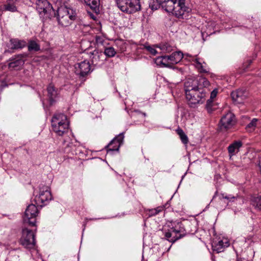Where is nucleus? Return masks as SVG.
I'll list each match as a JSON object with an SVG mask.
<instances>
[{
    "label": "nucleus",
    "mask_w": 261,
    "mask_h": 261,
    "mask_svg": "<svg viewBox=\"0 0 261 261\" xmlns=\"http://www.w3.org/2000/svg\"><path fill=\"white\" fill-rule=\"evenodd\" d=\"M168 12L172 13L178 18H184L186 13L190 11L189 7L185 5V0H167L160 5Z\"/></svg>",
    "instance_id": "obj_1"
},
{
    "label": "nucleus",
    "mask_w": 261,
    "mask_h": 261,
    "mask_svg": "<svg viewBox=\"0 0 261 261\" xmlns=\"http://www.w3.org/2000/svg\"><path fill=\"white\" fill-rule=\"evenodd\" d=\"M53 16H56L58 24L64 27L71 24L77 17L75 10L63 6L58 8L57 12H55V15Z\"/></svg>",
    "instance_id": "obj_2"
},
{
    "label": "nucleus",
    "mask_w": 261,
    "mask_h": 261,
    "mask_svg": "<svg viewBox=\"0 0 261 261\" xmlns=\"http://www.w3.org/2000/svg\"><path fill=\"white\" fill-rule=\"evenodd\" d=\"M53 130L59 136H62L68 132L69 122L67 116L63 113H56L51 119Z\"/></svg>",
    "instance_id": "obj_3"
},
{
    "label": "nucleus",
    "mask_w": 261,
    "mask_h": 261,
    "mask_svg": "<svg viewBox=\"0 0 261 261\" xmlns=\"http://www.w3.org/2000/svg\"><path fill=\"white\" fill-rule=\"evenodd\" d=\"M210 92L208 87L204 85L200 86L194 92L191 93L186 96L191 107H195L197 104H202L204 102Z\"/></svg>",
    "instance_id": "obj_4"
},
{
    "label": "nucleus",
    "mask_w": 261,
    "mask_h": 261,
    "mask_svg": "<svg viewBox=\"0 0 261 261\" xmlns=\"http://www.w3.org/2000/svg\"><path fill=\"white\" fill-rule=\"evenodd\" d=\"M202 85L205 87L210 86V82L205 77L200 76L196 78L194 77L187 78L184 84L186 96L194 92L195 90Z\"/></svg>",
    "instance_id": "obj_5"
},
{
    "label": "nucleus",
    "mask_w": 261,
    "mask_h": 261,
    "mask_svg": "<svg viewBox=\"0 0 261 261\" xmlns=\"http://www.w3.org/2000/svg\"><path fill=\"white\" fill-rule=\"evenodd\" d=\"M170 231L166 232L165 237L170 242L174 243L176 240L186 235V230L181 222H174L172 224Z\"/></svg>",
    "instance_id": "obj_6"
},
{
    "label": "nucleus",
    "mask_w": 261,
    "mask_h": 261,
    "mask_svg": "<svg viewBox=\"0 0 261 261\" xmlns=\"http://www.w3.org/2000/svg\"><path fill=\"white\" fill-rule=\"evenodd\" d=\"M119 9L127 14L134 13L141 9L140 0H116Z\"/></svg>",
    "instance_id": "obj_7"
},
{
    "label": "nucleus",
    "mask_w": 261,
    "mask_h": 261,
    "mask_svg": "<svg viewBox=\"0 0 261 261\" xmlns=\"http://www.w3.org/2000/svg\"><path fill=\"white\" fill-rule=\"evenodd\" d=\"M36 10L41 17L50 19L55 15V11L47 0H35Z\"/></svg>",
    "instance_id": "obj_8"
},
{
    "label": "nucleus",
    "mask_w": 261,
    "mask_h": 261,
    "mask_svg": "<svg viewBox=\"0 0 261 261\" xmlns=\"http://www.w3.org/2000/svg\"><path fill=\"white\" fill-rule=\"evenodd\" d=\"M39 211L35 204H29L24 212L23 217V223L30 226H34L36 222V217Z\"/></svg>",
    "instance_id": "obj_9"
},
{
    "label": "nucleus",
    "mask_w": 261,
    "mask_h": 261,
    "mask_svg": "<svg viewBox=\"0 0 261 261\" xmlns=\"http://www.w3.org/2000/svg\"><path fill=\"white\" fill-rule=\"evenodd\" d=\"M20 243L27 249L33 248L36 243L34 232L28 228H23L22 230V236L20 239Z\"/></svg>",
    "instance_id": "obj_10"
},
{
    "label": "nucleus",
    "mask_w": 261,
    "mask_h": 261,
    "mask_svg": "<svg viewBox=\"0 0 261 261\" xmlns=\"http://www.w3.org/2000/svg\"><path fill=\"white\" fill-rule=\"evenodd\" d=\"M52 199L51 192L47 187H43L40 189L38 195L35 198L36 204L40 207L46 205Z\"/></svg>",
    "instance_id": "obj_11"
},
{
    "label": "nucleus",
    "mask_w": 261,
    "mask_h": 261,
    "mask_svg": "<svg viewBox=\"0 0 261 261\" xmlns=\"http://www.w3.org/2000/svg\"><path fill=\"white\" fill-rule=\"evenodd\" d=\"M236 123L235 116L231 112H228L223 115L220 120V128L227 130L231 128Z\"/></svg>",
    "instance_id": "obj_12"
},
{
    "label": "nucleus",
    "mask_w": 261,
    "mask_h": 261,
    "mask_svg": "<svg viewBox=\"0 0 261 261\" xmlns=\"http://www.w3.org/2000/svg\"><path fill=\"white\" fill-rule=\"evenodd\" d=\"M123 138V133L120 134L114 138L110 143L106 146V148L107 149V153L118 151L121 144L122 143Z\"/></svg>",
    "instance_id": "obj_13"
},
{
    "label": "nucleus",
    "mask_w": 261,
    "mask_h": 261,
    "mask_svg": "<svg viewBox=\"0 0 261 261\" xmlns=\"http://www.w3.org/2000/svg\"><path fill=\"white\" fill-rule=\"evenodd\" d=\"M75 73L83 77L87 75L91 70L89 62L86 60L75 64Z\"/></svg>",
    "instance_id": "obj_14"
},
{
    "label": "nucleus",
    "mask_w": 261,
    "mask_h": 261,
    "mask_svg": "<svg viewBox=\"0 0 261 261\" xmlns=\"http://www.w3.org/2000/svg\"><path fill=\"white\" fill-rule=\"evenodd\" d=\"M229 246V243L226 239L223 240L215 239L212 243L213 250L216 253L223 252Z\"/></svg>",
    "instance_id": "obj_15"
},
{
    "label": "nucleus",
    "mask_w": 261,
    "mask_h": 261,
    "mask_svg": "<svg viewBox=\"0 0 261 261\" xmlns=\"http://www.w3.org/2000/svg\"><path fill=\"white\" fill-rule=\"evenodd\" d=\"M27 54H19L11 60V62L9 64L10 68H16L21 67L24 63V58L27 57Z\"/></svg>",
    "instance_id": "obj_16"
},
{
    "label": "nucleus",
    "mask_w": 261,
    "mask_h": 261,
    "mask_svg": "<svg viewBox=\"0 0 261 261\" xmlns=\"http://www.w3.org/2000/svg\"><path fill=\"white\" fill-rule=\"evenodd\" d=\"M90 58L92 64L97 65L102 64L104 60V55L102 51H99L98 49H95L92 52L90 53Z\"/></svg>",
    "instance_id": "obj_17"
},
{
    "label": "nucleus",
    "mask_w": 261,
    "mask_h": 261,
    "mask_svg": "<svg viewBox=\"0 0 261 261\" xmlns=\"http://www.w3.org/2000/svg\"><path fill=\"white\" fill-rule=\"evenodd\" d=\"M27 42L24 40H20L18 38H11L9 40L8 47L12 49H19L25 47Z\"/></svg>",
    "instance_id": "obj_18"
},
{
    "label": "nucleus",
    "mask_w": 261,
    "mask_h": 261,
    "mask_svg": "<svg viewBox=\"0 0 261 261\" xmlns=\"http://www.w3.org/2000/svg\"><path fill=\"white\" fill-rule=\"evenodd\" d=\"M231 96L233 101L238 103H242L247 97V92L244 90H238L236 91L232 92Z\"/></svg>",
    "instance_id": "obj_19"
},
{
    "label": "nucleus",
    "mask_w": 261,
    "mask_h": 261,
    "mask_svg": "<svg viewBox=\"0 0 261 261\" xmlns=\"http://www.w3.org/2000/svg\"><path fill=\"white\" fill-rule=\"evenodd\" d=\"M242 145L243 143L241 141H236L230 144L227 148L229 156L231 157L236 154Z\"/></svg>",
    "instance_id": "obj_20"
},
{
    "label": "nucleus",
    "mask_w": 261,
    "mask_h": 261,
    "mask_svg": "<svg viewBox=\"0 0 261 261\" xmlns=\"http://www.w3.org/2000/svg\"><path fill=\"white\" fill-rule=\"evenodd\" d=\"M217 93L218 90L217 89L213 90V91L211 93L210 98L207 99L206 101L205 108L208 112L210 113L216 109L213 99L216 97Z\"/></svg>",
    "instance_id": "obj_21"
},
{
    "label": "nucleus",
    "mask_w": 261,
    "mask_h": 261,
    "mask_svg": "<svg viewBox=\"0 0 261 261\" xmlns=\"http://www.w3.org/2000/svg\"><path fill=\"white\" fill-rule=\"evenodd\" d=\"M47 96L49 101L50 106L53 105L55 102L54 98L57 95V92L54 86L51 84H49L47 88Z\"/></svg>",
    "instance_id": "obj_22"
},
{
    "label": "nucleus",
    "mask_w": 261,
    "mask_h": 261,
    "mask_svg": "<svg viewBox=\"0 0 261 261\" xmlns=\"http://www.w3.org/2000/svg\"><path fill=\"white\" fill-rule=\"evenodd\" d=\"M168 57L170 63L173 65L178 63L184 58V55L181 51H174Z\"/></svg>",
    "instance_id": "obj_23"
},
{
    "label": "nucleus",
    "mask_w": 261,
    "mask_h": 261,
    "mask_svg": "<svg viewBox=\"0 0 261 261\" xmlns=\"http://www.w3.org/2000/svg\"><path fill=\"white\" fill-rule=\"evenodd\" d=\"M185 56L191 58V60L194 62L195 67L200 72L206 73L208 72L206 68L205 64L204 63V65H203L199 59L195 58L194 57L189 56L188 54L185 55ZM190 60H191V59H190Z\"/></svg>",
    "instance_id": "obj_24"
},
{
    "label": "nucleus",
    "mask_w": 261,
    "mask_h": 261,
    "mask_svg": "<svg viewBox=\"0 0 261 261\" xmlns=\"http://www.w3.org/2000/svg\"><path fill=\"white\" fill-rule=\"evenodd\" d=\"M155 63L158 65H162L164 67H170L171 63H170L168 56L158 57L155 59Z\"/></svg>",
    "instance_id": "obj_25"
},
{
    "label": "nucleus",
    "mask_w": 261,
    "mask_h": 261,
    "mask_svg": "<svg viewBox=\"0 0 261 261\" xmlns=\"http://www.w3.org/2000/svg\"><path fill=\"white\" fill-rule=\"evenodd\" d=\"M15 1L16 0H7V3L2 6L1 9L12 12L16 11L17 8L14 4Z\"/></svg>",
    "instance_id": "obj_26"
},
{
    "label": "nucleus",
    "mask_w": 261,
    "mask_h": 261,
    "mask_svg": "<svg viewBox=\"0 0 261 261\" xmlns=\"http://www.w3.org/2000/svg\"><path fill=\"white\" fill-rule=\"evenodd\" d=\"M28 48L29 51H38L40 50V46L36 41L30 40L28 41Z\"/></svg>",
    "instance_id": "obj_27"
},
{
    "label": "nucleus",
    "mask_w": 261,
    "mask_h": 261,
    "mask_svg": "<svg viewBox=\"0 0 261 261\" xmlns=\"http://www.w3.org/2000/svg\"><path fill=\"white\" fill-rule=\"evenodd\" d=\"M86 5L95 12L99 9V0H84Z\"/></svg>",
    "instance_id": "obj_28"
},
{
    "label": "nucleus",
    "mask_w": 261,
    "mask_h": 261,
    "mask_svg": "<svg viewBox=\"0 0 261 261\" xmlns=\"http://www.w3.org/2000/svg\"><path fill=\"white\" fill-rule=\"evenodd\" d=\"M251 204L257 210H261V196H253L251 199Z\"/></svg>",
    "instance_id": "obj_29"
},
{
    "label": "nucleus",
    "mask_w": 261,
    "mask_h": 261,
    "mask_svg": "<svg viewBox=\"0 0 261 261\" xmlns=\"http://www.w3.org/2000/svg\"><path fill=\"white\" fill-rule=\"evenodd\" d=\"M103 55H105L108 58H112L115 56L116 51L113 47H105Z\"/></svg>",
    "instance_id": "obj_30"
},
{
    "label": "nucleus",
    "mask_w": 261,
    "mask_h": 261,
    "mask_svg": "<svg viewBox=\"0 0 261 261\" xmlns=\"http://www.w3.org/2000/svg\"><path fill=\"white\" fill-rule=\"evenodd\" d=\"M176 131L177 134L179 136L181 142L185 144H187L188 142V138L183 130L180 128H178L176 129Z\"/></svg>",
    "instance_id": "obj_31"
},
{
    "label": "nucleus",
    "mask_w": 261,
    "mask_h": 261,
    "mask_svg": "<svg viewBox=\"0 0 261 261\" xmlns=\"http://www.w3.org/2000/svg\"><path fill=\"white\" fill-rule=\"evenodd\" d=\"M167 0H155V2L153 0L152 3H150L149 6L151 9L157 10L160 8V5L164 4Z\"/></svg>",
    "instance_id": "obj_32"
},
{
    "label": "nucleus",
    "mask_w": 261,
    "mask_h": 261,
    "mask_svg": "<svg viewBox=\"0 0 261 261\" xmlns=\"http://www.w3.org/2000/svg\"><path fill=\"white\" fill-rule=\"evenodd\" d=\"M237 196H234L232 195H226L224 193H221L220 194V199H226L228 200L229 202H233L234 200L237 199Z\"/></svg>",
    "instance_id": "obj_33"
},
{
    "label": "nucleus",
    "mask_w": 261,
    "mask_h": 261,
    "mask_svg": "<svg viewBox=\"0 0 261 261\" xmlns=\"http://www.w3.org/2000/svg\"><path fill=\"white\" fill-rule=\"evenodd\" d=\"M160 48L162 51L167 53H169L172 50V47L168 43L161 45Z\"/></svg>",
    "instance_id": "obj_34"
},
{
    "label": "nucleus",
    "mask_w": 261,
    "mask_h": 261,
    "mask_svg": "<svg viewBox=\"0 0 261 261\" xmlns=\"http://www.w3.org/2000/svg\"><path fill=\"white\" fill-rule=\"evenodd\" d=\"M95 42L97 46L103 45L105 42V40L103 37L101 36H95Z\"/></svg>",
    "instance_id": "obj_35"
},
{
    "label": "nucleus",
    "mask_w": 261,
    "mask_h": 261,
    "mask_svg": "<svg viewBox=\"0 0 261 261\" xmlns=\"http://www.w3.org/2000/svg\"><path fill=\"white\" fill-rule=\"evenodd\" d=\"M145 48L152 55H155L157 54L156 49L149 45L145 46Z\"/></svg>",
    "instance_id": "obj_36"
},
{
    "label": "nucleus",
    "mask_w": 261,
    "mask_h": 261,
    "mask_svg": "<svg viewBox=\"0 0 261 261\" xmlns=\"http://www.w3.org/2000/svg\"><path fill=\"white\" fill-rule=\"evenodd\" d=\"M163 210V208L162 207H158L156 208L151 210V214L153 215H157L160 212H162Z\"/></svg>",
    "instance_id": "obj_37"
},
{
    "label": "nucleus",
    "mask_w": 261,
    "mask_h": 261,
    "mask_svg": "<svg viewBox=\"0 0 261 261\" xmlns=\"http://www.w3.org/2000/svg\"><path fill=\"white\" fill-rule=\"evenodd\" d=\"M257 119H253L248 125V128H254L256 124Z\"/></svg>",
    "instance_id": "obj_38"
},
{
    "label": "nucleus",
    "mask_w": 261,
    "mask_h": 261,
    "mask_svg": "<svg viewBox=\"0 0 261 261\" xmlns=\"http://www.w3.org/2000/svg\"><path fill=\"white\" fill-rule=\"evenodd\" d=\"M237 261H249L247 259L245 258H238Z\"/></svg>",
    "instance_id": "obj_39"
},
{
    "label": "nucleus",
    "mask_w": 261,
    "mask_h": 261,
    "mask_svg": "<svg viewBox=\"0 0 261 261\" xmlns=\"http://www.w3.org/2000/svg\"><path fill=\"white\" fill-rule=\"evenodd\" d=\"M258 166H259L260 172L261 173V158L259 160Z\"/></svg>",
    "instance_id": "obj_40"
},
{
    "label": "nucleus",
    "mask_w": 261,
    "mask_h": 261,
    "mask_svg": "<svg viewBox=\"0 0 261 261\" xmlns=\"http://www.w3.org/2000/svg\"><path fill=\"white\" fill-rule=\"evenodd\" d=\"M42 104L44 106V101L43 100H42Z\"/></svg>",
    "instance_id": "obj_41"
},
{
    "label": "nucleus",
    "mask_w": 261,
    "mask_h": 261,
    "mask_svg": "<svg viewBox=\"0 0 261 261\" xmlns=\"http://www.w3.org/2000/svg\"><path fill=\"white\" fill-rule=\"evenodd\" d=\"M143 115H144V116H146V114L145 113H143Z\"/></svg>",
    "instance_id": "obj_42"
}]
</instances>
